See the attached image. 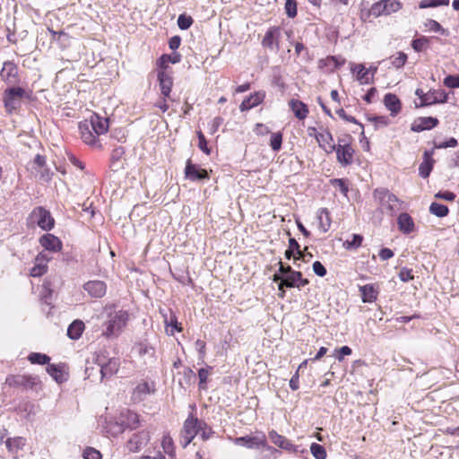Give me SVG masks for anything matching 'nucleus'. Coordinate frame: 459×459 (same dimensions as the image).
Wrapping results in <instances>:
<instances>
[{
  "label": "nucleus",
  "instance_id": "69168bd1",
  "mask_svg": "<svg viewBox=\"0 0 459 459\" xmlns=\"http://www.w3.org/2000/svg\"><path fill=\"white\" fill-rule=\"evenodd\" d=\"M333 185L341 191L342 194L346 195L348 192V186L343 179H333Z\"/></svg>",
  "mask_w": 459,
  "mask_h": 459
},
{
  "label": "nucleus",
  "instance_id": "7c9ffc66",
  "mask_svg": "<svg viewBox=\"0 0 459 459\" xmlns=\"http://www.w3.org/2000/svg\"><path fill=\"white\" fill-rule=\"evenodd\" d=\"M318 227L323 232H327L331 227V218L326 209H320L317 212Z\"/></svg>",
  "mask_w": 459,
  "mask_h": 459
},
{
  "label": "nucleus",
  "instance_id": "ddd939ff",
  "mask_svg": "<svg viewBox=\"0 0 459 459\" xmlns=\"http://www.w3.org/2000/svg\"><path fill=\"white\" fill-rule=\"evenodd\" d=\"M185 175L186 178L191 181L201 180L209 178L205 169L199 168L195 164H193L190 160L186 161Z\"/></svg>",
  "mask_w": 459,
  "mask_h": 459
},
{
  "label": "nucleus",
  "instance_id": "864d4df0",
  "mask_svg": "<svg viewBox=\"0 0 459 459\" xmlns=\"http://www.w3.org/2000/svg\"><path fill=\"white\" fill-rule=\"evenodd\" d=\"M193 23V19L191 16H187L186 14H180L178 18V25L181 30H187Z\"/></svg>",
  "mask_w": 459,
  "mask_h": 459
},
{
  "label": "nucleus",
  "instance_id": "5fc2aeb1",
  "mask_svg": "<svg viewBox=\"0 0 459 459\" xmlns=\"http://www.w3.org/2000/svg\"><path fill=\"white\" fill-rule=\"evenodd\" d=\"M285 11L290 18H294L297 15V3L295 0H286Z\"/></svg>",
  "mask_w": 459,
  "mask_h": 459
},
{
  "label": "nucleus",
  "instance_id": "37998d69",
  "mask_svg": "<svg viewBox=\"0 0 459 459\" xmlns=\"http://www.w3.org/2000/svg\"><path fill=\"white\" fill-rule=\"evenodd\" d=\"M310 451L316 459L326 458V451L325 447L317 443H312L310 446Z\"/></svg>",
  "mask_w": 459,
  "mask_h": 459
},
{
  "label": "nucleus",
  "instance_id": "473e14b6",
  "mask_svg": "<svg viewBox=\"0 0 459 459\" xmlns=\"http://www.w3.org/2000/svg\"><path fill=\"white\" fill-rule=\"evenodd\" d=\"M153 392L152 386L147 382L140 383L134 390V396L136 399L142 400L146 394Z\"/></svg>",
  "mask_w": 459,
  "mask_h": 459
},
{
  "label": "nucleus",
  "instance_id": "412c9836",
  "mask_svg": "<svg viewBox=\"0 0 459 459\" xmlns=\"http://www.w3.org/2000/svg\"><path fill=\"white\" fill-rule=\"evenodd\" d=\"M25 445L26 440L22 437L7 438L5 440V446L8 449V451L13 455L14 459L18 458L19 452L23 449Z\"/></svg>",
  "mask_w": 459,
  "mask_h": 459
},
{
  "label": "nucleus",
  "instance_id": "f704fd0d",
  "mask_svg": "<svg viewBox=\"0 0 459 459\" xmlns=\"http://www.w3.org/2000/svg\"><path fill=\"white\" fill-rule=\"evenodd\" d=\"M107 433L111 436H117L124 432L125 427H123V423L120 420L118 421H108L105 427Z\"/></svg>",
  "mask_w": 459,
  "mask_h": 459
},
{
  "label": "nucleus",
  "instance_id": "79ce46f5",
  "mask_svg": "<svg viewBox=\"0 0 459 459\" xmlns=\"http://www.w3.org/2000/svg\"><path fill=\"white\" fill-rule=\"evenodd\" d=\"M434 94L435 93H428V94L422 95V100H421L420 106H427V105H430V104L437 103V102L444 103L447 100L446 94H443L442 99H438Z\"/></svg>",
  "mask_w": 459,
  "mask_h": 459
},
{
  "label": "nucleus",
  "instance_id": "603ef678",
  "mask_svg": "<svg viewBox=\"0 0 459 459\" xmlns=\"http://www.w3.org/2000/svg\"><path fill=\"white\" fill-rule=\"evenodd\" d=\"M425 27L430 30L435 32H440L441 34L445 35L446 30L442 28V26L435 20H427L425 22Z\"/></svg>",
  "mask_w": 459,
  "mask_h": 459
},
{
  "label": "nucleus",
  "instance_id": "c756f323",
  "mask_svg": "<svg viewBox=\"0 0 459 459\" xmlns=\"http://www.w3.org/2000/svg\"><path fill=\"white\" fill-rule=\"evenodd\" d=\"M84 330V324L81 320H74L67 329V335L72 340H77L81 337Z\"/></svg>",
  "mask_w": 459,
  "mask_h": 459
},
{
  "label": "nucleus",
  "instance_id": "dca6fc26",
  "mask_svg": "<svg viewBox=\"0 0 459 459\" xmlns=\"http://www.w3.org/2000/svg\"><path fill=\"white\" fill-rule=\"evenodd\" d=\"M160 88L161 94L168 98L169 97L172 86H173V79L171 75L167 72L163 70H160L157 74Z\"/></svg>",
  "mask_w": 459,
  "mask_h": 459
},
{
  "label": "nucleus",
  "instance_id": "cd10ccee",
  "mask_svg": "<svg viewBox=\"0 0 459 459\" xmlns=\"http://www.w3.org/2000/svg\"><path fill=\"white\" fill-rule=\"evenodd\" d=\"M361 299L364 303H372L377 298L378 291L376 290L374 285L366 284L359 287Z\"/></svg>",
  "mask_w": 459,
  "mask_h": 459
},
{
  "label": "nucleus",
  "instance_id": "a878e982",
  "mask_svg": "<svg viewBox=\"0 0 459 459\" xmlns=\"http://www.w3.org/2000/svg\"><path fill=\"white\" fill-rule=\"evenodd\" d=\"M119 368V359L116 358L109 359L108 361L100 368L102 378L110 377L115 375Z\"/></svg>",
  "mask_w": 459,
  "mask_h": 459
},
{
  "label": "nucleus",
  "instance_id": "0eeeda50",
  "mask_svg": "<svg viewBox=\"0 0 459 459\" xmlns=\"http://www.w3.org/2000/svg\"><path fill=\"white\" fill-rule=\"evenodd\" d=\"M235 443L238 446H243L247 448H257L259 446H262L263 448H264L266 451H268L270 453H277L278 452V450H276L275 448H273L266 444V439L264 435H262L261 437H259V436L247 437H247H237L235 440Z\"/></svg>",
  "mask_w": 459,
  "mask_h": 459
},
{
  "label": "nucleus",
  "instance_id": "6e6552de",
  "mask_svg": "<svg viewBox=\"0 0 459 459\" xmlns=\"http://www.w3.org/2000/svg\"><path fill=\"white\" fill-rule=\"evenodd\" d=\"M151 432L147 429L134 433L126 442V449L131 453L141 451L150 441Z\"/></svg>",
  "mask_w": 459,
  "mask_h": 459
},
{
  "label": "nucleus",
  "instance_id": "e2e57ef3",
  "mask_svg": "<svg viewBox=\"0 0 459 459\" xmlns=\"http://www.w3.org/2000/svg\"><path fill=\"white\" fill-rule=\"evenodd\" d=\"M457 145V140L454 137H451L448 141L437 143H435V148L437 149H445L448 147H455Z\"/></svg>",
  "mask_w": 459,
  "mask_h": 459
},
{
  "label": "nucleus",
  "instance_id": "6ab92c4d",
  "mask_svg": "<svg viewBox=\"0 0 459 459\" xmlns=\"http://www.w3.org/2000/svg\"><path fill=\"white\" fill-rule=\"evenodd\" d=\"M49 258L47 257V255L43 253H39L36 258H35V264L34 266L30 269V276L32 277H39L41 275H43L46 272H47V269H48V262Z\"/></svg>",
  "mask_w": 459,
  "mask_h": 459
},
{
  "label": "nucleus",
  "instance_id": "a19ab883",
  "mask_svg": "<svg viewBox=\"0 0 459 459\" xmlns=\"http://www.w3.org/2000/svg\"><path fill=\"white\" fill-rule=\"evenodd\" d=\"M166 331L169 334L173 335L174 331L181 332L182 327L181 324L178 322L177 317L174 315H171L169 321L165 319Z\"/></svg>",
  "mask_w": 459,
  "mask_h": 459
},
{
  "label": "nucleus",
  "instance_id": "2eb2a0df",
  "mask_svg": "<svg viewBox=\"0 0 459 459\" xmlns=\"http://www.w3.org/2000/svg\"><path fill=\"white\" fill-rule=\"evenodd\" d=\"M438 125V119L432 117H419L411 124V129L413 132L430 130Z\"/></svg>",
  "mask_w": 459,
  "mask_h": 459
},
{
  "label": "nucleus",
  "instance_id": "aec40b11",
  "mask_svg": "<svg viewBox=\"0 0 459 459\" xmlns=\"http://www.w3.org/2000/svg\"><path fill=\"white\" fill-rule=\"evenodd\" d=\"M433 153V151H425L423 154V161L419 167L420 176L423 178H427L433 169L435 162V160L432 159Z\"/></svg>",
  "mask_w": 459,
  "mask_h": 459
},
{
  "label": "nucleus",
  "instance_id": "7ed1b4c3",
  "mask_svg": "<svg viewBox=\"0 0 459 459\" xmlns=\"http://www.w3.org/2000/svg\"><path fill=\"white\" fill-rule=\"evenodd\" d=\"M373 195L383 213L394 216L401 209L403 202L385 188L376 189Z\"/></svg>",
  "mask_w": 459,
  "mask_h": 459
},
{
  "label": "nucleus",
  "instance_id": "423d86ee",
  "mask_svg": "<svg viewBox=\"0 0 459 459\" xmlns=\"http://www.w3.org/2000/svg\"><path fill=\"white\" fill-rule=\"evenodd\" d=\"M30 218L33 223H36L44 230H49L54 226V219L50 212L42 207L35 208L31 212Z\"/></svg>",
  "mask_w": 459,
  "mask_h": 459
},
{
  "label": "nucleus",
  "instance_id": "6e6d98bb",
  "mask_svg": "<svg viewBox=\"0 0 459 459\" xmlns=\"http://www.w3.org/2000/svg\"><path fill=\"white\" fill-rule=\"evenodd\" d=\"M83 457L84 459H101L102 456L98 450L92 447H88L83 452Z\"/></svg>",
  "mask_w": 459,
  "mask_h": 459
},
{
  "label": "nucleus",
  "instance_id": "a18cd8bd",
  "mask_svg": "<svg viewBox=\"0 0 459 459\" xmlns=\"http://www.w3.org/2000/svg\"><path fill=\"white\" fill-rule=\"evenodd\" d=\"M449 0H421L420 3V8L437 7L440 5H448Z\"/></svg>",
  "mask_w": 459,
  "mask_h": 459
},
{
  "label": "nucleus",
  "instance_id": "f3484780",
  "mask_svg": "<svg viewBox=\"0 0 459 459\" xmlns=\"http://www.w3.org/2000/svg\"><path fill=\"white\" fill-rule=\"evenodd\" d=\"M119 420L121 421V423H123V427H125V429H135L141 425L139 415L131 411L121 412Z\"/></svg>",
  "mask_w": 459,
  "mask_h": 459
},
{
  "label": "nucleus",
  "instance_id": "58836bf2",
  "mask_svg": "<svg viewBox=\"0 0 459 459\" xmlns=\"http://www.w3.org/2000/svg\"><path fill=\"white\" fill-rule=\"evenodd\" d=\"M429 212L432 214H434L439 218H442L448 214L449 210L446 205H444V204H441L438 203H432L429 206Z\"/></svg>",
  "mask_w": 459,
  "mask_h": 459
},
{
  "label": "nucleus",
  "instance_id": "3c124183",
  "mask_svg": "<svg viewBox=\"0 0 459 459\" xmlns=\"http://www.w3.org/2000/svg\"><path fill=\"white\" fill-rule=\"evenodd\" d=\"M210 369H212V368L208 367L207 368H201L198 371L199 387L201 389L206 388V382H207L208 377L210 375V372H209Z\"/></svg>",
  "mask_w": 459,
  "mask_h": 459
},
{
  "label": "nucleus",
  "instance_id": "e433bc0d",
  "mask_svg": "<svg viewBox=\"0 0 459 459\" xmlns=\"http://www.w3.org/2000/svg\"><path fill=\"white\" fill-rule=\"evenodd\" d=\"M385 6V15L398 12L402 8V4L398 0H382Z\"/></svg>",
  "mask_w": 459,
  "mask_h": 459
},
{
  "label": "nucleus",
  "instance_id": "5701e85b",
  "mask_svg": "<svg viewBox=\"0 0 459 459\" xmlns=\"http://www.w3.org/2000/svg\"><path fill=\"white\" fill-rule=\"evenodd\" d=\"M398 228L403 234H410L414 231L415 224L410 214L401 213L397 218Z\"/></svg>",
  "mask_w": 459,
  "mask_h": 459
},
{
  "label": "nucleus",
  "instance_id": "c85d7f7f",
  "mask_svg": "<svg viewBox=\"0 0 459 459\" xmlns=\"http://www.w3.org/2000/svg\"><path fill=\"white\" fill-rule=\"evenodd\" d=\"M290 107L297 118L304 119L307 117L308 109L303 102L298 100H291L290 101Z\"/></svg>",
  "mask_w": 459,
  "mask_h": 459
},
{
  "label": "nucleus",
  "instance_id": "c03bdc74",
  "mask_svg": "<svg viewBox=\"0 0 459 459\" xmlns=\"http://www.w3.org/2000/svg\"><path fill=\"white\" fill-rule=\"evenodd\" d=\"M282 143V134L281 132L273 133L271 134L270 139V146L274 151L277 152L281 148Z\"/></svg>",
  "mask_w": 459,
  "mask_h": 459
},
{
  "label": "nucleus",
  "instance_id": "f8f14e48",
  "mask_svg": "<svg viewBox=\"0 0 459 459\" xmlns=\"http://www.w3.org/2000/svg\"><path fill=\"white\" fill-rule=\"evenodd\" d=\"M83 290L92 298H102L107 291L106 283L102 281H89L83 285Z\"/></svg>",
  "mask_w": 459,
  "mask_h": 459
},
{
  "label": "nucleus",
  "instance_id": "de8ad7c7",
  "mask_svg": "<svg viewBox=\"0 0 459 459\" xmlns=\"http://www.w3.org/2000/svg\"><path fill=\"white\" fill-rule=\"evenodd\" d=\"M407 60V56L403 52L397 53L396 56H391V64L395 68H401L404 65Z\"/></svg>",
  "mask_w": 459,
  "mask_h": 459
},
{
  "label": "nucleus",
  "instance_id": "774afa93",
  "mask_svg": "<svg viewBox=\"0 0 459 459\" xmlns=\"http://www.w3.org/2000/svg\"><path fill=\"white\" fill-rule=\"evenodd\" d=\"M339 355L337 356V359L342 361L343 359V356L351 355L352 351L349 346H342L339 350H337Z\"/></svg>",
  "mask_w": 459,
  "mask_h": 459
},
{
  "label": "nucleus",
  "instance_id": "39448f33",
  "mask_svg": "<svg viewBox=\"0 0 459 459\" xmlns=\"http://www.w3.org/2000/svg\"><path fill=\"white\" fill-rule=\"evenodd\" d=\"M288 271L289 274L285 276L274 274L273 281H281V285H285L288 288H299L309 283L307 279L302 278V273L300 272L294 271L291 268H289Z\"/></svg>",
  "mask_w": 459,
  "mask_h": 459
},
{
  "label": "nucleus",
  "instance_id": "1a4fd4ad",
  "mask_svg": "<svg viewBox=\"0 0 459 459\" xmlns=\"http://www.w3.org/2000/svg\"><path fill=\"white\" fill-rule=\"evenodd\" d=\"M281 29L279 27H271L264 34L262 46L273 52L280 50Z\"/></svg>",
  "mask_w": 459,
  "mask_h": 459
},
{
  "label": "nucleus",
  "instance_id": "20e7f679",
  "mask_svg": "<svg viewBox=\"0 0 459 459\" xmlns=\"http://www.w3.org/2000/svg\"><path fill=\"white\" fill-rule=\"evenodd\" d=\"M206 429L207 425L204 421L199 420L193 415H189L184 422L182 430L183 447L187 446L199 432H202V437L204 439L208 438L209 435L206 433Z\"/></svg>",
  "mask_w": 459,
  "mask_h": 459
},
{
  "label": "nucleus",
  "instance_id": "0e129e2a",
  "mask_svg": "<svg viewBox=\"0 0 459 459\" xmlns=\"http://www.w3.org/2000/svg\"><path fill=\"white\" fill-rule=\"evenodd\" d=\"M222 123L223 118H221V117H214L210 126V134H215Z\"/></svg>",
  "mask_w": 459,
  "mask_h": 459
},
{
  "label": "nucleus",
  "instance_id": "338daca9",
  "mask_svg": "<svg viewBox=\"0 0 459 459\" xmlns=\"http://www.w3.org/2000/svg\"><path fill=\"white\" fill-rule=\"evenodd\" d=\"M170 59V56L162 55L157 61V65L160 68V70L166 71L168 68V63Z\"/></svg>",
  "mask_w": 459,
  "mask_h": 459
},
{
  "label": "nucleus",
  "instance_id": "2f4dec72",
  "mask_svg": "<svg viewBox=\"0 0 459 459\" xmlns=\"http://www.w3.org/2000/svg\"><path fill=\"white\" fill-rule=\"evenodd\" d=\"M16 74L17 69L14 64L11 62H6L4 64L0 75L3 78V80L12 82Z\"/></svg>",
  "mask_w": 459,
  "mask_h": 459
},
{
  "label": "nucleus",
  "instance_id": "bb28decb",
  "mask_svg": "<svg viewBox=\"0 0 459 459\" xmlns=\"http://www.w3.org/2000/svg\"><path fill=\"white\" fill-rule=\"evenodd\" d=\"M319 145L328 153L335 150V144L332 134L329 132L321 133L316 135Z\"/></svg>",
  "mask_w": 459,
  "mask_h": 459
},
{
  "label": "nucleus",
  "instance_id": "f257e3e1",
  "mask_svg": "<svg viewBox=\"0 0 459 459\" xmlns=\"http://www.w3.org/2000/svg\"><path fill=\"white\" fill-rule=\"evenodd\" d=\"M108 129L107 118L93 113L88 119L79 123L81 138L89 145L100 147L98 136L105 134Z\"/></svg>",
  "mask_w": 459,
  "mask_h": 459
},
{
  "label": "nucleus",
  "instance_id": "bf43d9fd",
  "mask_svg": "<svg viewBox=\"0 0 459 459\" xmlns=\"http://www.w3.org/2000/svg\"><path fill=\"white\" fill-rule=\"evenodd\" d=\"M197 136H198V140H199L198 147L206 154H210V149L207 146V141H206L204 134L201 131H199V132H197Z\"/></svg>",
  "mask_w": 459,
  "mask_h": 459
},
{
  "label": "nucleus",
  "instance_id": "680f3d73",
  "mask_svg": "<svg viewBox=\"0 0 459 459\" xmlns=\"http://www.w3.org/2000/svg\"><path fill=\"white\" fill-rule=\"evenodd\" d=\"M313 271L316 275L320 277H324L327 273L325 266L319 261L313 263Z\"/></svg>",
  "mask_w": 459,
  "mask_h": 459
},
{
  "label": "nucleus",
  "instance_id": "13d9d810",
  "mask_svg": "<svg viewBox=\"0 0 459 459\" xmlns=\"http://www.w3.org/2000/svg\"><path fill=\"white\" fill-rule=\"evenodd\" d=\"M123 154H124V150L121 147L116 148L113 151L112 155H111L112 166L113 167H118V164H117V163H119L120 159L123 156Z\"/></svg>",
  "mask_w": 459,
  "mask_h": 459
},
{
  "label": "nucleus",
  "instance_id": "49530a36",
  "mask_svg": "<svg viewBox=\"0 0 459 459\" xmlns=\"http://www.w3.org/2000/svg\"><path fill=\"white\" fill-rule=\"evenodd\" d=\"M429 39L426 37H420L412 41L411 46L416 52H421L426 49L429 45Z\"/></svg>",
  "mask_w": 459,
  "mask_h": 459
},
{
  "label": "nucleus",
  "instance_id": "052dcab7",
  "mask_svg": "<svg viewBox=\"0 0 459 459\" xmlns=\"http://www.w3.org/2000/svg\"><path fill=\"white\" fill-rule=\"evenodd\" d=\"M444 84L449 88L459 87V76L449 75L444 80Z\"/></svg>",
  "mask_w": 459,
  "mask_h": 459
},
{
  "label": "nucleus",
  "instance_id": "9d476101",
  "mask_svg": "<svg viewBox=\"0 0 459 459\" xmlns=\"http://www.w3.org/2000/svg\"><path fill=\"white\" fill-rule=\"evenodd\" d=\"M269 438L271 441L277 446H279L281 449L287 450L289 452H292L295 454L298 453H304L305 449H299V446H294L290 443L289 439H287L285 437L278 434L275 430H271L268 433Z\"/></svg>",
  "mask_w": 459,
  "mask_h": 459
},
{
  "label": "nucleus",
  "instance_id": "4468645a",
  "mask_svg": "<svg viewBox=\"0 0 459 459\" xmlns=\"http://www.w3.org/2000/svg\"><path fill=\"white\" fill-rule=\"evenodd\" d=\"M337 160L343 166H347L353 161L354 150L350 144H339L335 146Z\"/></svg>",
  "mask_w": 459,
  "mask_h": 459
},
{
  "label": "nucleus",
  "instance_id": "a211bd4d",
  "mask_svg": "<svg viewBox=\"0 0 459 459\" xmlns=\"http://www.w3.org/2000/svg\"><path fill=\"white\" fill-rule=\"evenodd\" d=\"M39 243L45 249L52 252H58L62 248V242L60 239L52 234L43 235L39 238Z\"/></svg>",
  "mask_w": 459,
  "mask_h": 459
},
{
  "label": "nucleus",
  "instance_id": "8fccbe9b",
  "mask_svg": "<svg viewBox=\"0 0 459 459\" xmlns=\"http://www.w3.org/2000/svg\"><path fill=\"white\" fill-rule=\"evenodd\" d=\"M290 249L296 252L294 259H302L305 261V254L300 250V247L295 238H290L289 240Z\"/></svg>",
  "mask_w": 459,
  "mask_h": 459
},
{
  "label": "nucleus",
  "instance_id": "4be33fe9",
  "mask_svg": "<svg viewBox=\"0 0 459 459\" xmlns=\"http://www.w3.org/2000/svg\"><path fill=\"white\" fill-rule=\"evenodd\" d=\"M384 104L393 117H395L402 109V103L400 100L393 93H386L385 95Z\"/></svg>",
  "mask_w": 459,
  "mask_h": 459
},
{
  "label": "nucleus",
  "instance_id": "72a5a7b5",
  "mask_svg": "<svg viewBox=\"0 0 459 459\" xmlns=\"http://www.w3.org/2000/svg\"><path fill=\"white\" fill-rule=\"evenodd\" d=\"M363 241V237L359 234H352L351 239H347L343 243V247L347 250L359 248Z\"/></svg>",
  "mask_w": 459,
  "mask_h": 459
},
{
  "label": "nucleus",
  "instance_id": "f03ea898",
  "mask_svg": "<svg viewBox=\"0 0 459 459\" xmlns=\"http://www.w3.org/2000/svg\"><path fill=\"white\" fill-rule=\"evenodd\" d=\"M129 320V315L126 310H111L108 313L107 320L103 324V336L107 338L117 337Z\"/></svg>",
  "mask_w": 459,
  "mask_h": 459
},
{
  "label": "nucleus",
  "instance_id": "393cba45",
  "mask_svg": "<svg viewBox=\"0 0 459 459\" xmlns=\"http://www.w3.org/2000/svg\"><path fill=\"white\" fill-rule=\"evenodd\" d=\"M264 96V92L262 91L255 92V94L249 96L241 102L239 106L240 110L247 111L252 108L256 107L263 102Z\"/></svg>",
  "mask_w": 459,
  "mask_h": 459
},
{
  "label": "nucleus",
  "instance_id": "4c0bfd02",
  "mask_svg": "<svg viewBox=\"0 0 459 459\" xmlns=\"http://www.w3.org/2000/svg\"><path fill=\"white\" fill-rule=\"evenodd\" d=\"M161 446L165 454L169 455L170 457L175 456V448L173 439L170 436L165 435L161 441Z\"/></svg>",
  "mask_w": 459,
  "mask_h": 459
},
{
  "label": "nucleus",
  "instance_id": "ea45409f",
  "mask_svg": "<svg viewBox=\"0 0 459 459\" xmlns=\"http://www.w3.org/2000/svg\"><path fill=\"white\" fill-rule=\"evenodd\" d=\"M28 359L31 364L45 365L49 363L50 358L46 354L31 352L28 356Z\"/></svg>",
  "mask_w": 459,
  "mask_h": 459
},
{
  "label": "nucleus",
  "instance_id": "c9c22d12",
  "mask_svg": "<svg viewBox=\"0 0 459 459\" xmlns=\"http://www.w3.org/2000/svg\"><path fill=\"white\" fill-rule=\"evenodd\" d=\"M47 372L57 382L62 383L65 377L62 373L60 366L55 364H48L47 367Z\"/></svg>",
  "mask_w": 459,
  "mask_h": 459
},
{
  "label": "nucleus",
  "instance_id": "9b49d317",
  "mask_svg": "<svg viewBox=\"0 0 459 459\" xmlns=\"http://www.w3.org/2000/svg\"><path fill=\"white\" fill-rule=\"evenodd\" d=\"M23 90L22 88H11L5 91L4 102L9 112L16 109L22 97Z\"/></svg>",
  "mask_w": 459,
  "mask_h": 459
},
{
  "label": "nucleus",
  "instance_id": "b1692460",
  "mask_svg": "<svg viewBox=\"0 0 459 459\" xmlns=\"http://www.w3.org/2000/svg\"><path fill=\"white\" fill-rule=\"evenodd\" d=\"M351 71L356 74V79L359 82L360 84H368L372 82V76H369L370 69H366L364 65H352Z\"/></svg>",
  "mask_w": 459,
  "mask_h": 459
},
{
  "label": "nucleus",
  "instance_id": "09e8293b",
  "mask_svg": "<svg viewBox=\"0 0 459 459\" xmlns=\"http://www.w3.org/2000/svg\"><path fill=\"white\" fill-rule=\"evenodd\" d=\"M368 15H372L374 17H379L381 15H385V6L382 4V0L375 3L368 11Z\"/></svg>",
  "mask_w": 459,
  "mask_h": 459
},
{
  "label": "nucleus",
  "instance_id": "4d7b16f0",
  "mask_svg": "<svg viewBox=\"0 0 459 459\" xmlns=\"http://www.w3.org/2000/svg\"><path fill=\"white\" fill-rule=\"evenodd\" d=\"M412 270L408 268H402L399 272V278L402 281H409L413 279Z\"/></svg>",
  "mask_w": 459,
  "mask_h": 459
}]
</instances>
